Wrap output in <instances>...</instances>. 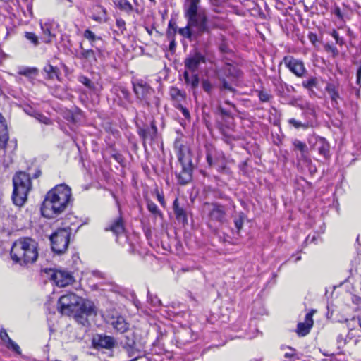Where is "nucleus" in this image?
Segmentation results:
<instances>
[{
	"label": "nucleus",
	"mask_w": 361,
	"mask_h": 361,
	"mask_svg": "<svg viewBox=\"0 0 361 361\" xmlns=\"http://www.w3.org/2000/svg\"><path fill=\"white\" fill-rule=\"evenodd\" d=\"M150 300H151L152 305H154L155 307H159L161 304V300L157 297H154V298H150Z\"/></svg>",
	"instance_id": "obj_53"
},
{
	"label": "nucleus",
	"mask_w": 361,
	"mask_h": 361,
	"mask_svg": "<svg viewBox=\"0 0 361 361\" xmlns=\"http://www.w3.org/2000/svg\"><path fill=\"white\" fill-rule=\"evenodd\" d=\"M326 90L330 96L333 106H337L338 104V100L340 99L341 97L336 85L334 84L329 83L326 85Z\"/></svg>",
	"instance_id": "obj_28"
},
{
	"label": "nucleus",
	"mask_w": 361,
	"mask_h": 361,
	"mask_svg": "<svg viewBox=\"0 0 361 361\" xmlns=\"http://www.w3.org/2000/svg\"><path fill=\"white\" fill-rule=\"evenodd\" d=\"M302 115L305 119V123L309 124V127H312L317 121V115L314 105L310 102H304V105L300 109Z\"/></svg>",
	"instance_id": "obj_17"
},
{
	"label": "nucleus",
	"mask_w": 361,
	"mask_h": 361,
	"mask_svg": "<svg viewBox=\"0 0 361 361\" xmlns=\"http://www.w3.org/2000/svg\"><path fill=\"white\" fill-rule=\"evenodd\" d=\"M90 18L99 23H105L107 21V11L102 6L95 5L92 7Z\"/></svg>",
	"instance_id": "obj_20"
},
{
	"label": "nucleus",
	"mask_w": 361,
	"mask_h": 361,
	"mask_svg": "<svg viewBox=\"0 0 361 361\" xmlns=\"http://www.w3.org/2000/svg\"><path fill=\"white\" fill-rule=\"evenodd\" d=\"M244 219L245 215L243 213H240V214H239L238 216L234 219L235 226L238 231V233H239V231L243 228Z\"/></svg>",
	"instance_id": "obj_41"
},
{
	"label": "nucleus",
	"mask_w": 361,
	"mask_h": 361,
	"mask_svg": "<svg viewBox=\"0 0 361 361\" xmlns=\"http://www.w3.org/2000/svg\"><path fill=\"white\" fill-rule=\"evenodd\" d=\"M188 71H189V70L185 69V71H184V73H183V78H184L185 82V81H188V80H189V78H190V76H191V75H190Z\"/></svg>",
	"instance_id": "obj_62"
},
{
	"label": "nucleus",
	"mask_w": 361,
	"mask_h": 361,
	"mask_svg": "<svg viewBox=\"0 0 361 361\" xmlns=\"http://www.w3.org/2000/svg\"><path fill=\"white\" fill-rule=\"evenodd\" d=\"M304 102L303 101H302L300 99H292L289 104L292 106H296V107H298L300 109L302 108V106L304 105Z\"/></svg>",
	"instance_id": "obj_49"
},
{
	"label": "nucleus",
	"mask_w": 361,
	"mask_h": 361,
	"mask_svg": "<svg viewBox=\"0 0 361 361\" xmlns=\"http://www.w3.org/2000/svg\"><path fill=\"white\" fill-rule=\"evenodd\" d=\"M337 343L339 345H343L345 344V340L342 334H339L337 336Z\"/></svg>",
	"instance_id": "obj_56"
},
{
	"label": "nucleus",
	"mask_w": 361,
	"mask_h": 361,
	"mask_svg": "<svg viewBox=\"0 0 361 361\" xmlns=\"http://www.w3.org/2000/svg\"><path fill=\"white\" fill-rule=\"evenodd\" d=\"M36 119H37L40 123H44L46 125H51L52 123L50 118L47 117L46 116L40 114V113H35L34 116Z\"/></svg>",
	"instance_id": "obj_43"
},
{
	"label": "nucleus",
	"mask_w": 361,
	"mask_h": 361,
	"mask_svg": "<svg viewBox=\"0 0 361 361\" xmlns=\"http://www.w3.org/2000/svg\"><path fill=\"white\" fill-rule=\"evenodd\" d=\"M308 39L313 45H315L316 42L318 41L317 34L312 32H309Z\"/></svg>",
	"instance_id": "obj_51"
},
{
	"label": "nucleus",
	"mask_w": 361,
	"mask_h": 361,
	"mask_svg": "<svg viewBox=\"0 0 361 361\" xmlns=\"http://www.w3.org/2000/svg\"><path fill=\"white\" fill-rule=\"evenodd\" d=\"M137 134L142 140V145L145 150L147 149V140H149L151 142L155 141L157 137L158 130L154 121H152L150 126L143 128L138 127Z\"/></svg>",
	"instance_id": "obj_11"
},
{
	"label": "nucleus",
	"mask_w": 361,
	"mask_h": 361,
	"mask_svg": "<svg viewBox=\"0 0 361 361\" xmlns=\"http://www.w3.org/2000/svg\"><path fill=\"white\" fill-rule=\"evenodd\" d=\"M111 325L114 329H116L118 332L121 334L126 332L129 329V324L126 322V319L121 316L113 318Z\"/></svg>",
	"instance_id": "obj_24"
},
{
	"label": "nucleus",
	"mask_w": 361,
	"mask_h": 361,
	"mask_svg": "<svg viewBox=\"0 0 361 361\" xmlns=\"http://www.w3.org/2000/svg\"><path fill=\"white\" fill-rule=\"evenodd\" d=\"M0 337H1V339L4 341V342H7L8 343L9 342V339H11L6 332V331L4 329H2L1 331H0Z\"/></svg>",
	"instance_id": "obj_50"
},
{
	"label": "nucleus",
	"mask_w": 361,
	"mask_h": 361,
	"mask_svg": "<svg viewBox=\"0 0 361 361\" xmlns=\"http://www.w3.org/2000/svg\"><path fill=\"white\" fill-rule=\"evenodd\" d=\"M83 35H84L85 38H86L87 39L90 41V44L92 47L95 46L94 42L96 40L101 39L100 37L96 36L95 34L92 31H91L90 30H88V29L85 30Z\"/></svg>",
	"instance_id": "obj_34"
},
{
	"label": "nucleus",
	"mask_w": 361,
	"mask_h": 361,
	"mask_svg": "<svg viewBox=\"0 0 361 361\" xmlns=\"http://www.w3.org/2000/svg\"><path fill=\"white\" fill-rule=\"evenodd\" d=\"M38 73V70L36 68H24L19 71L20 75L31 78L32 75H36Z\"/></svg>",
	"instance_id": "obj_35"
},
{
	"label": "nucleus",
	"mask_w": 361,
	"mask_h": 361,
	"mask_svg": "<svg viewBox=\"0 0 361 361\" xmlns=\"http://www.w3.org/2000/svg\"><path fill=\"white\" fill-rule=\"evenodd\" d=\"M219 111H220L221 115L227 116H231L230 111L226 110V109H224V108L219 107Z\"/></svg>",
	"instance_id": "obj_58"
},
{
	"label": "nucleus",
	"mask_w": 361,
	"mask_h": 361,
	"mask_svg": "<svg viewBox=\"0 0 361 361\" xmlns=\"http://www.w3.org/2000/svg\"><path fill=\"white\" fill-rule=\"evenodd\" d=\"M44 78L47 80L59 79V70L56 67H54L51 64H47L42 71Z\"/></svg>",
	"instance_id": "obj_26"
},
{
	"label": "nucleus",
	"mask_w": 361,
	"mask_h": 361,
	"mask_svg": "<svg viewBox=\"0 0 361 361\" xmlns=\"http://www.w3.org/2000/svg\"><path fill=\"white\" fill-rule=\"evenodd\" d=\"M40 28L44 35V42L45 43H51L54 38L56 37V23L51 20H47L44 22L40 20Z\"/></svg>",
	"instance_id": "obj_14"
},
{
	"label": "nucleus",
	"mask_w": 361,
	"mask_h": 361,
	"mask_svg": "<svg viewBox=\"0 0 361 361\" xmlns=\"http://www.w3.org/2000/svg\"><path fill=\"white\" fill-rule=\"evenodd\" d=\"M224 75H219L218 80L220 82V91L228 90L231 92H235L236 90L231 84L240 86L243 82V72L234 66L229 63L226 64L221 69Z\"/></svg>",
	"instance_id": "obj_7"
},
{
	"label": "nucleus",
	"mask_w": 361,
	"mask_h": 361,
	"mask_svg": "<svg viewBox=\"0 0 361 361\" xmlns=\"http://www.w3.org/2000/svg\"><path fill=\"white\" fill-rule=\"evenodd\" d=\"M92 343L97 348L111 349L114 347L116 341L115 339L110 336L98 334L93 338Z\"/></svg>",
	"instance_id": "obj_16"
},
{
	"label": "nucleus",
	"mask_w": 361,
	"mask_h": 361,
	"mask_svg": "<svg viewBox=\"0 0 361 361\" xmlns=\"http://www.w3.org/2000/svg\"><path fill=\"white\" fill-rule=\"evenodd\" d=\"M116 25L117 27L123 32L126 30V22L122 18H117L116 20Z\"/></svg>",
	"instance_id": "obj_48"
},
{
	"label": "nucleus",
	"mask_w": 361,
	"mask_h": 361,
	"mask_svg": "<svg viewBox=\"0 0 361 361\" xmlns=\"http://www.w3.org/2000/svg\"><path fill=\"white\" fill-rule=\"evenodd\" d=\"M24 37L33 47H37L40 44L39 37L33 32H25Z\"/></svg>",
	"instance_id": "obj_32"
},
{
	"label": "nucleus",
	"mask_w": 361,
	"mask_h": 361,
	"mask_svg": "<svg viewBox=\"0 0 361 361\" xmlns=\"http://www.w3.org/2000/svg\"><path fill=\"white\" fill-rule=\"evenodd\" d=\"M317 84V80L316 78L312 77L309 78L306 81L302 82V86L307 89H312V87H315Z\"/></svg>",
	"instance_id": "obj_42"
},
{
	"label": "nucleus",
	"mask_w": 361,
	"mask_h": 361,
	"mask_svg": "<svg viewBox=\"0 0 361 361\" xmlns=\"http://www.w3.org/2000/svg\"><path fill=\"white\" fill-rule=\"evenodd\" d=\"M205 63V56L200 51H195L190 54L184 61L185 69L189 70L192 73H195L201 63Z\"/></svg>",
	"instance_id": "obj_12"
},
{
	"label": "nucleus",
	"mask_w": 361,
	"mask_h": 361,
	"mask_svg": "<svg viewBox=\"0 0 361 361\" xmlns=\"http://www.w3.org/2000/svg\"><path fill=\"white\" fill-rule=\"evenodd\" d=\"M58 305V310L62 314L73 315L76 322L82 326L88 325V317L96 315L93 302L85 300L73 293L61 296Z\"/></svg>",
	"instance_id": "obj_2"
},
{
	"label": "nucleus",
	"mask_w": 361,
	"mask_h": 361,
	"mask_svg": "<svg viewBox=\"0 0 361 361\" xmlns=\"http://www.w3.org/2000/svg\"><path fill=\"white\" fill-rule=\"evenodd\" d=\"M324 49L327 53H331L333 57H336L339 54L338 49L332 44L326 43L324 45Z\"/></svg>",
	"instance_id": "obj_38"
},
{
	"label": "nucleus",
	"mask_w": 361,
	"mask_h": 361,
	"mask_svg": "<svg viewBox=\"0 0 361 361\" xmlns=\"http://www.w3.org/2000/svg\"><path fill=\"white\" fill-rule=\"evenodd\" d=\"M333 13L339 18H343V14L342 12L338 6H336L334 9Z\"/></svg>",
	"instance_id": "obj_55"
},
{
	"label": "nucleus",
	"mask_w": 361,
	"mask_h": 361,
	"mask_svg": "<svg viewBox=\"0 0 361 361\" xmlns=\"http://www.w3.org/2000/svg\"><path fill=\"white\" fill-rule=\"evenodd\" d=\"M7 347L8 348L12 349L13 351H15L18 354H20V347L13 340L9 339V342L7 344Z\"/></svg>",
	"instance_id": "obj_46"
},
{
	"label": "nucleus",
	"mask_w": 361,
	"mask_h": 361,
	"mask_svg": "<svg viewBox=\"0 0 361 361\" xmlns=\"http://www.w3.org/2000/svg\"><path fill=\"white\" fill-rule=\"evenodd\" d=\"M10 256L16 264L27 266L33 264L38 257V243L31 238H20L12 244Z\"/></svg>",
	"instance_id": "obj_4"
},
{
	"label": "nucleus",
	"mask_w": 361,
	"mask_h": 361,
	"mask_svg": "<svg viewBox=\"0 0 361 361\" xmlns=\"http://www.w3.org/2000/svg\"><path fill=\"white\" fill-rule=\"evenodd\" d=\"M215 197L216 198L224 200L225 201V203H228V200H231L229 197H228L227 195L223 194L221 192H216Z\"/></svg>",
	"instance_id": "obj_52"
},
{
	"label": "nucleus",
	"mask_w": 361,
	"mask_h": 361,
	"mask_svg": "<svg viewBox=\"0 0 361 361\" xmlns=\"http://www.w3.org/2000/svg\"><path fill=\"white\" fill-rule=\"evenodd\" d=\"M258 97L259 100L262 102H269L271 98V95L267 92L264 91H260L258 94Z\"/></svg>",
	"instance_id": "obj_47"
},
{
	"label": "nucleus",
	"mask_w": 361,
	"mask_h": 361,
	"mask_svg": "<svg viewBox=\"0 0 361 361\" xmlns=\"http://www.w3.org/2000/svg\"><path fill=\"white\" fill-rule=\"evenodd\" d=\"M71 228L70 227L57 229L50 236L53 252L61 255L64 253L69 245Z\"/></svg>",
	"instance_id": "obj_9"
},
{
	"label": "nucleus",
	"mask_w": 361,
	"mask_h": 361,
	"mask_svg": "<svg viewBox=\"0 0 361 361\" xmlns=\"http://www.w3.org/2000/svg\"><path fill=\"white\" fill-rule=\"evenodd\" d=\"M105 231H111L115 235L118 236L124 233V221L119 208V216L109 221L104 228Z\"/></svg>",
	"instance_id": "obj_15"
},
{
	"label": "nucleus",
	"mask_w": 361,
	"mask_h": 361,
	"mask_svg": "<svg viewBox=\"0 0 361 361\" xmlns=\"http://www.w3.org/2000/svg\"><path fill=\"white\" fill-rule=\"evenodd\" d=\"M331 36L334 38L336 43L340 46H342L344 43V39L339 36L338 32L334 30L331 33Z\"/></svg>",
	"instance_id": "obj_45"
},
{
	"label": "nucleus",
	"mask_w": 361,
	"mask_h": 361,
	"mask_svg": "<svg viewBox=\"0 0 361 361\" xmlns=\"http://www.w3.org/2000/svg\"><path fill=\"white\" fill-rule=\"evenodd\" d=\"M283 61L288 69L298 77H302L306 70L302 61L292 56H285Z\"/></svg>",
	"instance_id": "obj_13"
},
{
	"label": "nucleus",
	"mask_w": 361,
	"mask_h": 361,
	"mask_svg": "<svg viewBox=\"0 0 361 361\" xmlns=\"http://www.w3.org/2000/svg\"><path fill=\"white\" fill-rule=\"evenodd\" d=\"M202 87L203 90L209 95H212L214 85L208 79H203L202 80Z\"/></svg>",
	"instance_id": "obj_36"
},
{
	"label": "nucleus",
	"mask_w": 361,
	"mask_h": 361,
	"mask_svg": "<svg viewBox=\"0 0 361 361\" xmlns=\"http://www.w3.org/2000/svg\"><path fill=\"white\" fill-rule=\"evenodd\" d=\"M114 4L116 7H118L121 11L126 13L128 15L131 14L134 11L132 4L128 0H116L114 1Z\"/></svg>",
	"instance_id": "obj_30"
},
{
	"label": "nucleus",
	"mask_w": 361,
	"mask_h": 361,
	"mask_svg": "<svg viewBox=\"0 0 361 361\" xmlns=\"http://www.w3.org/2000/svg\"><path fill=\"white\" fill-rule=\"evenodd\" d=\"M200 4V0H186L184 5V16L187 20V25L180 28L178 33L189 39H196L204 33L210 32L206 10L201 8Z\"/></svg>",
	"instance_id": "obj_1"
},
{
	"label": "nucleus",
	"mask_w": 361,
	"mask_h": 361,
	"mask_svg": "<svg viewBox=\"0 0 361 361\" xmlns=\"http://www.w3.org/2000/svg\"><path fill=\"white\" fill-rule=\"evenodd\" d=\"M135 343L134 341L128 342L125 345L124 348L128 354V357L131 358V361L136 360L139 357V352L135 347Z\"/></svg>",
	"instance_id": "obj_29"
},
{
	"label": "nucleus",
	"mask_w": 361,
	"mask_h": 361,
	"mask_svg": "<svg viewBox=\"0 0 361 361\" xmlns=\"http://www.w3.org/2000/svg\"><path fill=\"white\" fill-rule=\"evenodd\" d=\"M157 199L161 204H162V205L164 204V197L163 195L158 192L157 193Z\"/></svg>",
	"instance_id": "obj_60"
},
{
	"label": "nucleus",
	"mask_w": 361,
	"mask_h": 361,
	"mask_svg": "<svg viewBox=\"0 0 361 361\" xmlns=\"http://www.w3.org/2000/svg\"><path fill=\"white\" fill-rule=\"evenodd\" d=\"M175 148L177 149V157L178 162L181 165V171L176 173L178 183L180 185H185L192 180L193 164L192 157L189 148L178 142H175Z\"/></svg>",
	"instance_id": "obj_5"
},
{
	"label": "nucleus",
	"mask_w": 361,
	"mask_h": 361,
	"mask_svg": "<svg viewBox=\"0 0 361 361\" xmlns=\"http://www.w3.org/2000/svg\"><path fill=\"white\" fill-rule=\"evenodd\" d=\"M169 94L176 104H180L181 100L185 98V94L176 87H171Z\"/></svg>",
	"instance_id": "obj_31"
},
{
	"label": "nucleus",
	"mask_w": 361,
	"mask_h": 361,
	"mask_svg": "<svg viewBox=\"0 0 361 361\" xmlns=\"http://www.w3.org/2000/svg\"><path fill=\"white\" fill-rule=\"evenodd\" d=\"M293 145L294 146V149L300 151V155L299 157V159L303 160L305 161H308V148L305 142H301L299 140H295L293 142Z\"/></svg>",
	"instance_id": "obj_27"
},
{
	"label": "nucleus",
	"mask_w": 361,
	"mask_h": 361,
	"mask_svg": "<svg viewBox=\"0 0 361 361\" xmlns=\"http://www.w3.org/2000/svg\"><path fill=\"white\" fill-rule=\"evenodd\" d=\"M78 81L90 90H92L94 87V83L85 75L79 76Z\"/></svg>",
	"instance_id": "obj_40"
},
{
	"label": "nucleus",
	"mask_w": 361,
	"mask_h": 361,
	"mask_svg": "<svg viewBox=\"0 0 361 361\" xmlns=\"http://www.w3.org/2000/svg\"><path fill=\"white\" fill-rule=\"evenodd\" d=\"M208 216L210 221L223 224L228 221V214L234 209L235 204L232 200L228 203L221 204L219 202H207Z\"/></svg>",
	"instance_id": "obj_8"
},
{
	"label": "nucleus",
	"mask_w": 361,
	"mask_h": 361,
	"mask_svg": "<svg viewBox=\"0 0 361 361\" xmlns=\"http://www.w3.org/2000/svg\"><path fill=\"white\" fill-rule=\"evenodd\" d=\"M315 147L319 154L322 155L325 159H328L330 157V147L326 139L323 137L318 139L316 142Z\"/></svg>",
	"instance_id": "obj_23"
},
{
	"label": "nucleus",
	"mask_w": 361,
	"mask_h": 361,
	"mask_svg": "<svg viewBox=\"0 0 361 361\" xmlns=\"http://www.w3.org/2000/svg\"><path fill=\"white\" fill-rule=\"evenodd\" d=\"M207 162L209 166H212L214 164L212 155L209 151H207Z\"/></svg>",
	"instance_id": "obj_54"
},
{
	"label": "nucleus",
	"mask_w": 361,
	"mask_h": 361,
	"mask_svg": "<svg viewBox=\"0 0 361 361\" xmlns=\"http://www.w3.org/2000/svg\"><path fill=\"white\" fill-rule=\"evenodd\" d=\"M80 49H81L80 53L78 55V58L80 59H85L90 63H96L97 58L95 52L92 49H85L82 47V43L80 44Z\"/></svg>",
	"instance_id": "obj_25"
},
{
	"label": "nucleus",
	"mask_w": 361,
	"mask_h": 361,
	"mask_svg": "<svg viewBox=\"0 0 361 361\" xmlns=\"http://www.w3.org/2000/svg\"><path fill=\"white\" fill-rule=\"evenodd\" d=\"M315 310H312L305 315V322H300L297 326V333L300 336H305L310 333V331L313 325V314Z\"/></svg>",
	"instance_id": "obj_19"
},
{
	"label": "nucleus",
	"mask_w": 361,
	"mask_h": 361,
	"mask_svg": "<svg viewBox=\"0 0 361 361\" xmlns=\"http://www.w3.org/2000/svg\"><path fill=\"white\" fill-rule=\"evenodd\" d=\"M291 351H294L293 349L292 348H290ZM284 357H286V358H293L295 357V354L293 352H291V353H286L285 355H284Z\"/></svg>",
	"instance_id": "obj_63"
},
{
	"label": "nucleus",
	"mask_w": 361,
	"mask_h": 361,
	"mask_svg": "<svg viewBox=\"0 0 361 361\" xmlns=\"http://www.w3.org/2000/svg\"><path fill=\"white\" fill-rule=\"evenodd\" d=\"M133 86L135 95L140 99H146L152 92V87L142 80L133 82Z\"/></svg>",
	"instance_id": "obj_18"
},
{
	"label": "nucleus",
	"mask_w": 361,
	"mask_h": 361,
	"mask_svg": "<svg viewBox=\"0 0 361 361\" xmlns=\"http://www.w3.org/2000/svg\"><path fill=\"white\" fill-rule=\"evenodd\" d=\"M169 28L173 29V32H175L177 28V26L174 22L172 20H170L169 23Z\"/></svg>",
	"instance_id": "obj_61"
},
{
	"label": "nucleus",
	"mask_w": 361,
	"mask_h": 361,
	"mask_svg": "<svg viewBox=\"0 0 361 361\" xmlns=\"http://www.w3.org/2000/svg\"><path fill=\"white\" fill-rule=\"evenodd\" d=\"M47 273L50 279L60 287L68 286L73 281L71 274L66 270L50 269Z\"/></svg>",
	"instance_id": "obj_10"
},
{
	"label": "nucleus",
	"mask_w": 361,
	"mask_h": 361,
	"mask_svg": "<svg viewBox=\"0 0 361 361\" xmlns=\"http://www.w3.org/2000/svg\"><path fill=\"white\" fill-rule=\"evenodd\" d=\"M288 122L290 125L294 126L295 128H302L304 129H306V128H309L308 123H306L305 122L302 123V122L299 121L295 118H290L288 121Z\"/></svg>",
	"instance_id": "obj_39"
},
{
	"label": "nucleus",
	"mask_w": 361,
	"mask_h": 361,
	"mask_svg": "<svg viewBox=\"0 0 361 361\" xmlns=\"http://www.w3.org/2000/svg\"><path fill=\"white\" fill-rule=\"evenodd\" d=\"M72 201L71 189L66 184H59L45 195L41 206L43 216L55 219L62 214Z\"/></svg>",
	"instance_id": "obj_3"
},
{
	"label": "nucleus",
	"mask_w": 361,
	"mask_h": 361,
	"mask_svg": "<svg viewBox=\"0 0 361 361\" xmlns=\"http://www.w3.org/2000/svg\"><path fill=\"white\" fill-rule=\"evenodd\" d=\"M13 191L12 200L15 205L21 207L27 200L28 192L32 188L30 176L20 171L13 177Z\"/></svg>",
	"instance_id": "obj_6"
},
{
	"label": "nucleus",
	"mask_w": 361,
	"mask_h": 361,
	"mask_svg": "<svg viewBox=\"0 0 361 361\" xmlns=\"http://www.w3.org/2000/svg\"><path fill=\"white\" fill-rule=\"evenodd\" d=\"M173 209L177 221L185 225L188 224V216L185 209L180 207L178 200L176 198L173 202Z\"/></svg>",
	"instance_id": "obj_21"
},
{
	"label": "nucleus",
	"mask_w": 361,
	"mask_h": 361,
	"mask_svg": "<svg viewBox=\"0 0 361 361\" xmlns=\"http://www.w3.org/2000/svg\"><path fill=\"white\" fill-rule=\"evenodd\" d=\"M92 274L98 278H104V274L99 271H93Z\"/></svg>",
	"instance_id": "obj_59"
},
{
	"label": "nucleus",
	"mask_w": 361,
	"mask_h": 361,
	"mask_svg": "<svg viewBox=\"0 0 361 361\" xmlns=\"http://www.w3.org/2000/svg\"><path fill=\"white\" fill-rule=\"evenodd\" d=\"M357 83L359 85L361 84V66L357 71Z\"/></svg>",
	"instance_id": "obj_57"
},
{
	"label": "nucleus",
	"mask_w": 361,
	"mask_h": 361,
	"mask_svg": "<svg viewBox=\"0 0 361 361\" xmlns=\"http://www.w3.org/2000/svg\"><path fill=\"white\" fill-rule=\"evenodd\" d=\"M121 93L125 99H128L129 97L130 94L126 89L123 88L121 90Z\"/></svg>",
	"instance_id": "obj_64"
},
{
	"label": "nucleus",
	"mask_w": 361,
	"mask_h": 361,
	"mask_svg": "<svg viewBox=\"0 0 361 361\" xmlns=\"http://www.w3.org/2000/svg\"><path fill=\"white\" fill-rule=\"evenodd\" d=\"M175 108L178 109L181 111L182 114L186 119L190 118V114L188 109H187L185 107H184L181 104H174Z\"/></svg>",
	"instance_id": "obj_44"
},
{
	"label": "nucleus",
	"mask_w": 361,
	"mask_h": 361,
	"mask_svg": "<svg viewBox=\"0 0 361 361\" xmlns=\"http://www.w3.org/2000/svg\"><path fill=\"white\" fill-rule=\"evenodd\" d=\"M147 209L152 214L162 217V213L152 201H147Z\"/></svg>",
	"instance_id": "obj_37"
},
{
	"label": "nucleus",
	"mask_w": 361,
	"mask_h": 361,
	"mask_svg": "<svg viewBox=\"0 0 361 361\" xmlns=\"http://www.w3.org/2000/svg\"><path fill=\"white\" fill-rule=\"evenodd\" d=\"M8 140L7 124L5 118L0 114V149H4Z\"/></svg>",
	"instance_id": "obj_22"
},
{
	"label": "nucleus",
	"mask_w": 361,
	"mask_h": 361,
	"mask_svg": "<svg viewBox=\"0 0 361 361\" xmlns=\"http://www.w3.org/2000/svg\"><path fill=\"white\" fill-rule=\"evenodd\" d=\"M186 85H190L192 90H195L199 85L200 78L197 73H192L188 81L185 82Z\"/></svg>",
	"instance_id": "obj_33"
}]
</instances>
